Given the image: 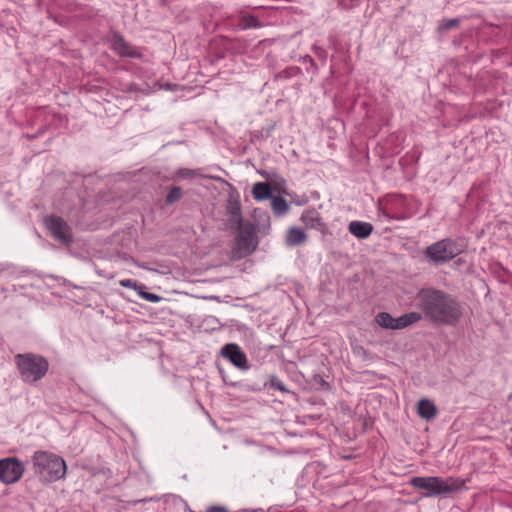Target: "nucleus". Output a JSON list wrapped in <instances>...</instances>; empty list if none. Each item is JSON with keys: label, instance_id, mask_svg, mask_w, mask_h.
Segmentation results:
<instances>
[{"label": "nucleus", "instance_id": "obj_20", "mask_svg": "<svg viewBox=\"0 0 512 512\" xmlns=\"http://www.w3.org/2000/svg\"><path fill=\"white\" fill-rule=\"evenodd\" d=\"M182 195H183L182 189L178 186H173L169 190V192L166 196L165 202L169 205L173 204V203L179 201L182 198Z\"/></svg>", "mask_w": 512, "mask_h": 512}, {"label": "nucleus", "instance_id": "obj_18", "mask_svg": "<svg viewBox=\"0 0 512 512\" xmlns=\"http://www.w3.org/2000/svg\"><path fill=\"white\" fill-rule=\"evenodd\" d=\"M253 197L258 200H265L271 196V188L267 183L258 182L252 189Z\"/></svg>", "mask_w": 512, "mask_h": 512}, {"label": "nucleus", "instance_id": "obj_3", "mask_svg": "<svg viewBox=\"0 0 512 512\" xmlns=\"http://www.w3.org/2000/svg\"><path fill=\"white\" fill-rule=\"evenodd\" d=\"M410 484L414 488L425 490V496L432 497L461 490L465 485V480L454 477H414L410 480Z\"/></svg>", "mask_w": 512, "mask_h": 512}, {"label": "nucleus", "instance_id": "obj_13", "mask_svg": "<svg viewBox=\"0 0 512 512\" xmlns=\"http://www.w3.org/2000/svg\"><path fill=\"white\" fill-rule=\"evenodd\" d=\"M417 414L420 418L430 421L436 417L437 408L431 400L423 398L417 403Z\"/></svg>", "mask_w": 512, "mask_h": 512}, {"label": "nucleus", "instance_id": "obj_14", "mask_svg": "<svg viewBox=\"0 0 512 512\" xmlns=\"http://www.w3.org/2000/svg\"><path fill=\"white\" fill-rule=\"evenodd\" d=\"M300 220L307 228L311 229L322 230L325 226L322 222L319 212L316 210L304 211L300 217Z\"/></svg>", "mask_w": 512, "mask_h": 512}, {"label": "nucleus", "instance_id": "obj_17", "mask_svg": "<svg viewBox=\"0 0 512 512\" xmlns=\"http://www.w3.org/2000/svg\"><path fill=\"white\" fill-rule=\"evenodd\" d=\"M112 48L121 56L133 57L134 52L128 43L119 35H115L112 39Z\"/></svg>", "mask_w": 512, "mask_h": 512}, {"label": "nucleus", "instance_id": "obj_12", "mask_svg": "<svg viewBox=\"0 0 512 512\" xmlns=\"http://www.w3.org/2000/svg\"><path fill=\"white\" fill-rule=\"evenodd\" d=\"M119 284L122 287H126L129 289H133L137 292V294L144 300L152 302V303H158L161 300V297L159 295H156L154 293H149L144 291L145 286L143 284L137 283L136 281L132 279H122L119 281Z\"/></svg>", "mask_w": 512, "mask_h": 512}, {"label": "nucleus", "instance_id": "obj_24", "mask_svg": "<svg viewBox=\"0 0 512 512\" xmlns=\"http://www.w3.org/2000/svg\"><path fill=\"white\" fill-rule=\"evenodd\" d=\"M205 512H226V509L220 506H211L208 507Z\"/></svg>", "mask_w": 512, "mask_h": 512}, {"label": "nucleus", "instance_id": "obj_21", "mask_svg": "<svg viewBox=\"0 0 512 512\" xmlns=\"http://www.w3.org/2000/svg\"><path fill=\"white\" fill-rule=\"evenodd\" d=\"M239 25L242 29L257 28L260 26L258 19L254 16H243Z\"/></svg>", "mask_w": 512, "mask_h": 512}, {"label": "nucleus", "instance_id": "obj_23", "mask_svg": "<svg viewBox=\"0 0 512 512\" xmlns=\"http://www.w3.org/2000/svg\"><path fill=\"white\" fill-rule=\"evenodd\" d=\"M457 24H458L457 19H450V20L446 21L444 24H442L441 28L442 29H451V28L455 27Z\"/></svg>", "mask_w": 512, "mask_h": 512}, {"label": "nucleus", "instance_id": "obj_19", "mask_svg": "<svg viewBox=\"0 0 512 512\" xmlns=\"http://www.w3.org/2000/svg\"><path fill=\"white\" fill-rule=\"evenodd\" d=\"M271 205L273 211L278 215L284 214L288 210V204L282 197H274Z\"/></svg>", "mask_w": 512, "mask_h": 512}, {"label": "nucleus", "instance_id": "obj_15", "mask_svg": "<svg viewBox=\"0 0 512 512\" xmlns=\"http://www.w3.org/2000/svg\"><path fill=\"white\" fill-rule=\"evenodd\" d=\"M373 231V226L370 223L362 221H352L349 224V232L359 239H365Z\"/></svg>", "mask_w": 512, "mask_h": 512}, {"label": "nucleus", "instance_id": "obj_6", "mask_svg": "<svg viewBox=\"0 0 512 512\" xmlns=\"http://www.w3.org/2000/svg\"><path fill=\"white\" fill-rule=\"evenodd\" d=\"M238 234L235 241V250L239 257L250 255L257 246V236L255 229L250 224H240L236 226Z\"/></svg>", "mask_w": 512, "mask_h": 512}, {"label": "nucleus", "instance_id": "obj_7", "mask_svg": "<svg viewBox=\"0 0 512 512\" xmlns=\"http://www.w3.org/2000/svg\"><path fill=\"white\" fill-rule=\"evenodd\" d=\"M422 315L418 312H409L394 318L387 312H381L376 315V322L379 326L385 329L401 330L414 323L419 322Z\"/></svg>", "mask_w": 512, "mask_h": 512}, {"label": "nucleus", "instance_id": "obj_11", "mask_svg": "<svg viewBox=\"0 0 512 512\" xmlns=\"http://www.w3.org/2000/svg\"><path fill=\"white\" fill-rule=\"evenodd\" d=\"M226 212L230 216L229 223L231 224V226H237L242 224L241 204L238 194L231 193L229 195L226 205Z\"/></svg>", "mask_w": 512, "mask_h": 512}, {"label": "nucleus", "instance_id": "obj_9", "mask_svg": "<svg viewBox=\"0 0 512 512\" xmlns=\"http://www.w3.org/2000/svg\"><path fill=\"white\" fill-rule=\"evenodd\" d=\"M45 224L51 235L62 244L69 246L72 241V232L69 225L61 217L49 216L45 219Z\"/></svg>", "mask_w": 512, "mask_h": 512}, {"label": "nucleus", "instance_id": "obj_8", "mask_svg": "<svg viewBox=\"0 0 512 512\" xmlns=\"http://www.w3.org/2000/svg\"><path fill=\"white\" fill-rule=\"evenodd\" d=\"M24 473V465L17 458H5L0 460V480L5 484H13L19 481Z\"/></svg>", "mask_w": 512, "mask_h": 512}, {"label": "nucleus", "instance_id": "obj_22", "mask_svg": "<svg viewBox=\"0 0 512 512\" xmlns=\"http://www.w3.org/2000/svg\"><path fill=\"white\" fill-rule=\"evenodd\" d=\"M401 196H398V195H394V194H391V195H387L385 196L384 198L380 199L379 200V205H383L384 203H389V202H392L394 200H397V199H400Z\"/></svg>", "mask_w": 512, "mask_h": 512}, {"label": "nucleus", "instance_id": "obj_5", "mask_svg": "<svg viewBox=\"0 0 512 512\" xmlns=\"http://www.w3.org/2000/svg\"><path fill=\"white\" fill-rule=\"evenodd\" d=\"M463 251L462 247L451 239H443L428 246L424 252L434 264L448 262Z\"/></svg>", "mask_w": 512, "mask_h": 512}, {"label": "nucleus", "instance_id": "obj_10", "mask_svg": "<svg viewBox=\"0 0 512 512\" xmlns=\"http://www.w3.org/2000/svg\"><path fill=\"white\" fill-rule=\"evenodd\" d=\"M221 354L237 368L242 370L249 368L247 356L237 344H226L222 348Z\"/></svg>", "mask_w": 512, "mask_h": 512}, {"label": "nucleus", "instance_id": "obj_1", "mask_svg": "<svg viewBox=\"0 0 512 512\" xmlns=\"http://www.w3.org/2000/svg\"><path fill=\"white\" fill-rule=\"evenodd\" d=\"M416 300L417 307L432 322L454 325L462 316L460 304L451 295L441 290L421 289L416 295Z\"/></svg>", "mask_w": 512, "mask_h": 512}, {"label": "nucleus", "instance_id": "obj_4", "mask_svg": "<svg viewBox=\"0 0 512 512\" xmlns=\"http://www.w3.org/2000/svg\"><path fill=\"white\" fill-rule=\"evenodd\" d=\"M15 363L22 380L25 383H36L41 380L48 372V360L34 353L17 354Z\"/></svg>", "mask_w": 512, "mask_h": 512}, {"label": "nucleus", "instance_id": "obj_16", "mask_svg": "<svg viewBox=\"0 0 512 512\" xmlns=\"http://www.w3.org/2000/svg\"><path fill=\"white\" fill-rule=\"evenodd\" d=\"M307 240V235L304 230L296 227H291L286 234L287 246L294 247L303 244Z\"/></svg>", "mask_w": 512, "mask_h": 512}, {"label": "nucleus", "instance_id": "obj_2", "mask_svg": "<svg viewBox=\"0 0 512 512\" xmlns=\"http://www.w3.org/2000/svg\"><path fill=\"white\" fill-rule=\"evenodd\" d=\"M34 473L44 482H54L66 474V463L58 455L47 451H36L32 456Z\"/></svg>", "mask_w": 512, "mask_h": 512}]
</instances>
